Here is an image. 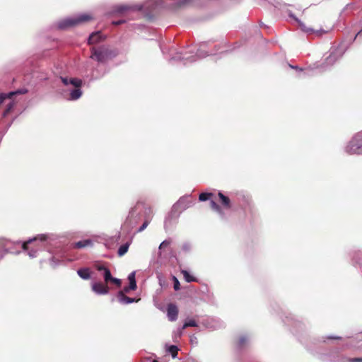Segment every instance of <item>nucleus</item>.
<instances>
[{"label": "nucleus", "mask_w": 362, "mask_h": 362, "mask_svg": "<svg viewBox=\"0 0 362 362\" xmlns=\"http://www.w3.org/2000/svg\"><path fill=\"white\" fill-rule=\"evenodd\" d=\"M92 245V241L90 240H83L76 242L74 244V247L76 248H83L85 247H88Z\"/></svg>", "instance_id": "11"}, {"label": "nucleus", "mask_w": 362, "mask_h": 362, "mask_svg": "<svg viewBox=\"0 0 362 362\" xmlns=\"http://www.w3.org/2000/svg\"><path fill=\"white\" fill-rule=\"evenodd\" d=\"M81 90L77 88L70 93V99L73 100H77L81 96Z\"/></svg>", "instance_id": "13"}, {"label": "nucleus", "mask_w": 362, "mask_h": 362, "mask_svg": "<svg viewBox=\"0 0 362 362\" xmlns=\"http://www.w3.org/2000/svg\"><path fill=\"white\" fill-rule=\"evenodd\" d=\"M95 268L98 271H103L105 272V269H107L108 268L105 267L104 265H96Z\"/></svg>", "instance_id": "30"}, {"label": "nucleus", "mask_w": 362, "mask_h": 362, "mask_svg": "<svg viewBox=\"0 0 362 362\" xmlns=\"http://www.w3.org/2000/svg\"><path fill=\"white\" fill-rule=\"evenodd\" d=\"M92 290L97 294L104 295L109 292V287L105 283L96 282L92 284Z\"/></svg>", "instance_id": "4"}, {"label": "nucleus", "mask_w": 362, "mask_h": 362, "mask_svg": "<svg viewBox=\"0 0 362 362\" xmlns=\"http://www.w3.org/2000/svg\"><path fill=\"white\" fill-rule=\"evenodd\" d=\"M69 84L73 85L76 88H79L82 85V81L76 78H71L69 79Z\"/></svg>", "instance_id": "19"}, {"label": "nucleus", "mask_w": 362, "mask_h": 362, "mask_svg": "<svg viewBox=\"0 0 362 362\" xmlns=\"http://www.w3.org/2000/svg\"><path fill=\"white\" fill-rule=\"evenodd\" d=\"M110 283L115 284L117 287H120L122 285V281L119 279L114 278L112 276Z\"/></svg>", "instance_id": "25"}, {"label": "nucleus", "mask_w": 362, "mask_h": 362, "mask_svg": "<svg viewBox=\"0 0 362 362\" xmlns=\"http://www.w3.org/2000/svg\"><path fill=\"white\" fill-rule=\"evenodd\" d=\"M124 293H125L124 291H119V293H118L117 296H118L119 300L121 303H124V304H129V303H132L138 301V300H136L135 298L127 296L124 294Z\"/></svg>", "instance_id": "9"}, {"label": "nucleus", "mask_w": 362, "mask_h": 362, "mask_svg": "<svg viewBox=\"0 0 362 362\" xmlns=\"http://www.w3.org/2000/svg\"><path fill=\"white\" fill-rule=\"evenodd\" d=\"M173 282H174V285H173L174 289L175 291L180 290V282H179L178 279L175 276H173Z\"/></svg>", "instance_id": "26"}, {"label": "nucleus", "mask_w": 362, "mask_h": 362, "mask_svg": "<svg viewBox=\"0 0 362 362\" xmlns=\"http://www.w3.org/2000/svg\"><path fill=\"white\" fill-rule=\"evenodd\" d=\"M22 91H16V92H10L8 94L2 93L0 95V105L4 103L5 99L6 98H11L13 95L17 94V93H23Z\"/></svg>", "instance_id": "14"}, {"label": "nucleus", "mask_w": 362, "mask_h": 362, "mask_svg": "<svg viewBox=\"0 0 362 362\" xmlns=\"http://www.w3.org/2000/svg\"><path fill=\"white\" fill-rule=\"evenodd\" d=\"M218 197L219 201L224 209H228L231 208V202L229 197L225 196L223 193L218 192Z\"/></svg>", "instance_id": "8"}, {"label": "nucleus", "mask_w": 362, "mask_h": 362, "mask_svg": "<svg viewBox=\"0 0 362 362\" xmlns=\"http://www.w3.org/2000/svg\"><path fill=\"white\" fill-rule=\"evenodd\" d=\"M112 276L111 274L110 269H105V272L103 273V277H104L105 283L106 284L110 283V281Z\"/></svg>", "instance_id": "21"}, {"label": "nucleus", "mask_w": 362, "mask_h": 362, "mask_svg": "<svg viewBox=\"0 0 362 362\" xmlns=\"http://www.w3.org/2000/svg\"><path fill=\"white\" fill-rule=\"evenodd\" d=\"M35 251H33V250H32V251L29 252H28V254H29V255H30V257H35Z\"/></svg>", "instance_id": "35"}, {"label": "nucleus", "mask_w": 362, "mask_h": 362, "mask_svg": "<svg viewBox=\"0 0 362 362\" xmlns=\"http://www.w3.org/2000/svg\"><path fill=\"white\" fill-rule=\"evenodd\" d=\"M214 197V194L213 193H210V192H202L199 194V199L201 201V202H204V201H206V200H209L211 198H212Z\"/></svg>", "instance_id": "17"}, {"label": "nucleus", "mask_w": 362, "mask_h": 362, "mask_svg": "<svg viewBox=\"0 0 362 362\" xmlns=\"http://www.w3.org/2000/svg\"><path fill=\"white\" fill-rule=\"evenodd\" d=\"M129 8L127 6H121L120 8H119V11H125L127 9H128Z\"/></svg>", "instance_id": "34"}, {"label": "nucleus", "mask_w": 362, "mask_h": 362, "mask_svg": "<svg viewBox=\"0 0 362 362\" xmlns=\"http://www.w3.org/2000/svg\"><path fill=\"white\" fill-rule=\"evenodd\" d=\"M149 224V221L146 220L144 223L141 225V226L139 228L138 230V232H141L143 231L144 229L146 228V227L148 226V225Z\"/></svg>", "instance_id": "29"}, {"label": "nucleus", "mask_w": 362, "mask_h": 362, "mask_svg": "<svg viewBox=\"0 0 362 362\" xmlns=\"http://www.w3.org/2000/svg\"><path fill=\"white\" fill-rule=\"evenodd\" d=\"M37 238L31 239L28 240L27 242L23 243L22 247L24 250H28V245L31 244L33 242L35 241Z\"/></svg>", "instance_id": "27"}, {"label": "nucleus", "mask_w": 362, "mask_h": 362, "mask_svg": "<svg viewBox=\"0 0 362 362\" xmlns=\"http://www.w3.org/2000/svg\"><path fill=\"white\" fill-rule=\"evenodd\" d=\"M171 243V240L168 239V240H165L164 241H163L160 246H159V249L160 250H162L168 246H169Z\"/></svg>", "instance_id": "24"}, {"label": "nucleus", "mask_w": 362, "mask_h": 362, "mask_svg": "<svg viewBox=\"0 0 362 362\" xmlns=\"http://www.w3.org/2000/svg\"><path fill=\"white\" fill-rule=\"evenodd\" d=\"M329 339H339V337H329Z\"/></svg>", "instance_id": "37"}, {"label": "nucleus", "mask_w": 362, "mask_h": 362, "mask_svg": "<svg viewBox=\"0 0 362 362\" xmlns=\"http://www.w3.org/2000/svg\"><path fill=\"white\" fill-rule=\"evenodd\" d=\"M7 240L4 238H0V259L4 256V255L6 253V245H7Z\"/></svg>", "instance_id": "12"}, {"label": "nucleus", "mask_w": 362, "mask_h": 362, "mask_svg": "<svg viewBox=\"0 0 362 362\" xmlns=\"http://www.w3.org/2000/svg\"><path fill=\"white\" fill-rule=\"evenodd\" d=\"M77 274L78 276L85 280L89 279L90 278V272L88 268H82L77 271Z\"/></svg>", "instance_id": "10"}, {"label": "nucleus", "mask_w": 362, "mask_h": 362, "mask_svg": "<svg viewBox=\"0 0 362 362\" xmlns=\"http://www.w3.org/2000/svg\"><path fill=\"white\" fill-rule=\"evenodd\" d=\"M247 339L245 337H241L239 339L238 344L240 346H243L245 344Z\"/></svg>", "instance_id": "31"}, {"label": "nucleus", "mask_w": 362, "mask_h": 362, "mask_svg": "<svg viewBox=\"0 0 362 362\" xmlns=\"http://www.w3.org/2000/svg\"><path fill=\"white\" fill-rule=\"evenodd\" d=\"M61 79H62V83H63L64 85L67 86V85H69V78L62 77V78H61Z\"/></svg>", "instance_id": "32"}, {"label": "nucleus", "mask_w": 362, "mask_h": 362, "mask_svg": "<svg viewBox=\"0 0 362 362\" xmlns=\"http://www.w3.org/2000/svg\"><path fill=\"white\" fill-rule=\"evenodd\" d=\"M153 362H158L156 360H154Z\"/></svg>", "instance_id": "38"}, {"label": "nucleus", "mask_w": 362, "mask_h": 362, "mask_svg": "<svg viewBox=\"0 0 362 362\" xmlns=\"http://www.w3.org/2000/svg\"><path fill=\"white\" fill-rule=\"evenodd\" d=\"M93 16L88 13L81 14L77 17L69 18L64 19L59 23V27L61 29H65L69 27L76 26L78 25L90 21Z\"/></svg>", "instance_id": "2"}, {"label": "nucleus", "mask_w": 362, "mask_h": 362, "mask_svg": "<svg viewBox=\"0 0 362 362\" xmlns=\"http://www.w3.org/2000/svg\"><path fill=\"white\" fill-rule=\"evenodd\" d=\"M105 40V37H103L101 32H95L93 33L88 37V43L89 45L97 44L100 41Z\"/></svg>", "instance_id": "7"}, {"label": "nucleus", "mask_w": 362, "mask_h": 362, "mask_svg": "<svg viewBox=\"0 0 362 362\" xmlns=\"http://www.w3.org/2000/svg\"><path fill=\"white\" fill-rule=\"evenodd\" d=\"M178 350V348L175 345H171L168 347V352L172 355L173 358L177 357Z\"/></svg>", "instance_id": "20"}, {"label": "nucleus", "mask_w": 362, "mask_h": 362, "mask_svg": "<svg viewBox=\"0 0 362 362\" xmlns=\"http://www.w3.org/2000/svg\"><path fill=\"white\" fill-rule=\"evenodd\" d=\"M181 273L183 274V276L187 282H195L197 281V279L190 274L186 271V270H182Z\"/></svg>", "instance_id": "15"}, {"label": "nucleus", "mask_w": 362, "mask_h": 362, "mask_svg": "<svg viewBox=\"0 0 362 362\" xmlns=\"http://www.w3.org/2000/svg\"><path fill=\"white\" fill-rule=\"evenodd\" d=\"M361 134H358L346 147V151L349 154H361L362 153V146L359 145Z\"/></svg>", "instance_id": "3"}, {"label": "nucleus", "mask_w": 362, "mask_h": 362, "mask_svg": "<svg viewBox=\"0 0 362 362\" xmlns=\"http://www.w3.org/2000/svg\"><path fill=\"white\" fill-rule=\"evenodd\" d=\"M301 28L305 32H315V29L311 27H306L303 24H300Z\"/></svg>", "instance_id": "28"}, {"label": "nucleus", "mask_w": 362, "mask_h": 362, "mask_svg": "<svg viewBox=\"0 0 362 362\" xmlns=\"http://www.w3.org/2000/svg\"><path fill=\"white\" fill-rule=\"evenodd\" d=\"M14 102L13 101H11L7 105H6V107L5 109V110L3 112V117H6L10 112L11 111L13 110V107H14Z\"/></svg>", "instance_id": "18"}, {"label": "nucleus", "mask_w": 362, "mask_h": 362, "mask_svg": "<svg viewBox=\"0 0 362 362\" xmlns=\"http://www.w3.org/2000/svg\"><path fill=\"white\" fill-rule=\"evenodd\" d=\"M128 279L129 281V284L128 286H126L124 288L122 291H124L125 293L129 292V291H134L136 289V282L135 279V272H132L129 276Z\"/></svg>", "instance_id": "6"}, {"label": "nucleus", "mask_w": 362, "mask_h": 362, "mask_svg": "<svg viewBox=\"0 0 362 362\" xmlns=\"http://www.w3.org/2000/svg\"><path fill=\"white\" fill-rule=\"evenodd\" d=\"M210 206L213 210H214L218 213H221V211H222L221 206L214 200H211Z\"/></svg>", "instance_id": "22"}, {"label": "nucleus", "mask_w": 362, "mask_h": 362, "mask_svg": "<svg viewBox=\"0 0 362 362\" xmlns=\"http://www.w3.org/2000/svg\"><path fill=\"white\" fill-rule=\"evenodd\" d=\"M197 324L195 320H190L188 322H186L183 325V329H185L187 327H197Z\"/></svg>", "instance_id": "23"}, {"label": "nucleus", "mask_w": 362, "mask_h": 362, "mask_svg": "<svg viewBox=\"0 0 362 362\" xmlns=\"http://www.w3.org/2000/svg\"><path fill=\"white\" fill-rule=\"evenodd\" d=\"M350 362H362V358H354L349 360Z\"/></svg>", "instance_id": "33"}, {"label": "nucleus", "mask_w": 362, "mask_h": 362, "mask_svg": "<svg viewBox=\"0 0 362 362\" xmlns=\"http://www.w3.org/2000/svg\"><path fill=\"white\" fill-rule=\"evenodd\" d=\"M117 55V52L112 49L108 47H92L90 48V58L98 62V63H106L107 61L112 59Z\"/></svg>", "instance_id": "1"}, {"label": "nucleus", "mask_w": 362, "mask_h": 362, "mask_svg": "<svg viewBox=\"0 0 362 362\" xmlns=\"http://www.w3.org/2000/svg\"><path fill=\"white\" fill-rule=\"evenodd\" d=\"M167 315L170 321H175L177 319L178 308L174 303H169L167 308Z\"/></svg>", "instance_id": "5"}, {"label": "nucleus", "mask_w": 362, "mask_h": 362, "mask_svg": "<svg viewBox=\"0 0 362 362\" xmlns=\"http://www.w3.org/2000/svg\"><path fill=\"white\" fill-rule=\"evenodd\" d=\"M122 23H123V21H117V22H113V24H115V25H120V24H122Z\"/></svg>", "instance_id": "36"}, {"label": "nucleus", "mask_w": 362, "mask_h": 362, "mask_svg": "<svg viewBox=\"0 0 362 362\" xmlns=\"http://www.w3.org/2000/svg\"><path fill=\"white\" fill-rule=\"evenodd\" d=\"M129 247V243H127L125 244L122 245L118 250L117 254L119 257L123 256L128 251Z\"/></svg>", "instance_id": "16"}]
</instances>
